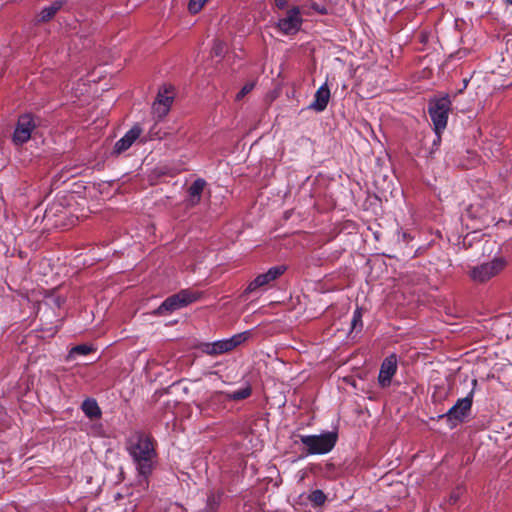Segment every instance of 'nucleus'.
Here are the masks:
<instances>
[{
  "instance_id": "1",
  "label": "nucleus",
  "mask_w": 512,
  "mask_h": 512,
  "mask_svg": "<svg viewBox=\"0 0 512 512\" xmlns=\"http://www.w3.org/2000/svg\"><path fill=\"white\" fill-rule=\"evenodd\" d=\"M126 449L138 474L147 479L156 463L157 453L154 439L146 433L136 432L128 438Z\"/></svg>"
},
{
  "instance_id": "2",
  "label": "nucleus",
  "mask_w": 512,
  "mask_h": 512,
  "mask_svg": "<svg viewBox=\"0 0 512 512\" xmlns=\"http://www.w3.org/2000/svg\"><path fill=\"white\" fill-rule=\"evenodd\" d=\"M472 385L473 388L467 396L458 399L446 413L438 416L439 420L443 419L446 421V424L450 429L456 428L470 415L474 398V388L477 385L476 379H473Z\"/></svg>"
},
{
  "instance_id": "3",
  "label": "nucleus",
  "mask_w": 512,
  "mask_h": 512,
  "mask_svg": "<svg viewBox=\"0 0 512 512\" xmlns=\"http://www.w3.org/2000/svg\"><path fill=\"white\" fill-rule=\"evenodd\" d=\"M338 434L327 431L319 435H301L300 441L306 447L307 455H322L329 453L336 445Z\"/></svg>"
},
{
  "instance_id": "4",
  "label": "nucleus",
  "mask_w": 512,
  "mask_h": 512,
  "mask_svg": "<svg viewBox=\"0 0 512 512\" xmlns=\"http://www.w3.org/2000/svg\"><path fill=\"white\" fill-rule=\"evenodd\" d=\"M250 337L249 331H244L233 335L230 338L222 339L214 342L201 343L199 350L209 356H218L232 351L240 344L244 343Z\"/></svg>"
},
{
  "instance_id": "5",
  "label": "nucleus",
  "mask_w": 512,
  "mask_h": 512,
  "mask_svg": "<svg viewBox=\"0 0 512 512\" xmlns=\"http://www.w3.org/2000/svg\"><path fill=\"white\" fill-rule=\"evenodd\" d=\"M200 297V293L193 292L189 289H183L178 293L166 298L162 304L154 310V315H165L183 308L195 301Z\"/></svg>"
},
{
  "instance_id": "6",
  "label": "nucleus",
  "mask_w": 512,
  "mask_h": 512,
  "mask_svg": "<svg viewBox=\"0 0 512 512\" xmlns=\"http://www.w3.org/2000/svg\"><path fill=\"white\" fill-rule=\"evenodd\" d=\"M451 101L448 97L431 100L429 103V114L434 130L440 139V133L446 128Z\"/></svg>"
},
{
  "instance_id": "7",
  "label": "nucleus",
  "mask_w": 512,
  "mask_h": 512,
  "mask_svg": "<svg viewBox=\"0 0 512 512\" xmlns=\"http://www.w3.org/2000/svg\"><path fill=\"white\" fill-rule=\"evenodd\" d=\"M506 266L503 257H495L490 262L473 266L469 272L471 279L478 283H484L498 275Z\"/></svg>"
},
{
  "instance_id": "8",
  "label": "nucleus",
  "mask_w": 512,
  "mask_h": 512,
  "mask_svg": "<svg viewBox=\"0 0 512 512\" xmlns=\"http://www.w3.org/2000/svg\"><path fill=\"white\" fill-rule=\"evenodd\" d=\"M36 128L33 116L23 114L18 118L17 125L13 133V142L16 145H22L29 141L32 131Z\"/></svg>"
},
{
  "instance_id": "9",
  "label": "nucleus",
  "mask_w": 512,
  "mask_h": 512,
  "mask_svg": "<svg viewBox=\"0 0 512 512\" xmlns=\"http://www.w3.org/2000/svg\"><path fill=\"white\" fill-rule=\"evenodd\" d=\"M302 24L301 12L298 7H292L286 15L278 20V29L286 35L296 34Z\"/></svg>"
},
{
  "instance_id": "10",
  "label": "nucleus",
  "mask_w": 512,
  "mask_h": 512,
  "mask_svg": "<svg viewBox=\"0 0 512 512\" xmlns=\"http://www.w3.org/2000/svg\"><path fill=\"white\" fill-rule=\"evenodd\" d=\"M174 100V89L172 86H165L159 90L156 100L153 103V113L157 118L165 117Z\"/></svg>"
},
{
  "instance_id": "11",
  "label": "nucleus",
  "mask_w": 512,
  "mask_h": 512,
  "mask_svg": "<svg viewBox=\"0 0 512 512\" xmlns=\"http://www.w3.org/2000/svg\"><path fill=\"white\" fill-rule=\"evenodd\" d=\"M285 270L286 267L283 265L271 267L267 272L259 274L253 281H251L245 289V293H252L257 289L268 285L279 278Z\"/></svg>"
},
{
  "instance_id": "12",
  "label": "nucleus",
  "mask_w": 512,
  "mask_h": 512,
  "mask_svg": "<svg viewBox=\"0 0 512 512\" xmlns=\"http://www.w3.org/2000/svg\"><path fill=\"white\" fill-rule=\"evenodd\" d=\"M398 369V360L395 354L387 356L381 366L378 375V383L380 387L386 388L391 385L393 376L396 374Z\"/></svg>"
},
{
  "instance_id": "13",
  "label": "nucleus",
  "mask_w": 512,
  "mask_h": 512,
  "mask_svg": "<svg viewBox=\"0 0 512 512\" xmlns=\"http://www.w3.org/2000/svg\"><path fill=\"white\" fill-rule=\"evenodd\" d=\"M142 129L140 126L135 125L125 135L119 139L113 148V154L120 155L121 153L128 150L132 144L140 137Z\"/></svg>"
},
{
  "instance_id": "14",
  "label": "nucleus",
  "mask_w": 512,
  "mask_h": 512,
  "mask_svg": "<svg viewBox=\"0 0 512 512\" xmlns=\"http://www.w3.org/2000/svg\"><path fill=\"white\" fill-rule=\"evenodd\" d=\"M330 99V89L327 83L321 85L314 95V101L311 103L310 108L316 112H322L326 109Z\"/></svg>"
},
{
  "instance_id": "15",
  "label": "nucleus",
  "mask_w": 512,
  "mask_h": 512,
  "mask_svg": "<svg viewBox=\"0 0 512 512\" xmlns=\"http://www.w3.org/2000/svg\"><path fill=\"white\" fill-rule=\"evenodd\" d=\"M252 394V388L251 385L246 383L243 387L239 388L238 390L231 391V392H216V395L224 397L226 400L229 401H241L248 397H250Z\"/></svg>"
},
{
  "instance_id": "16",
  "label": "nucleus",
  "mask_w": 512,
  "mask_h": 512,
  "mask_svg": "<svg viewBox=\"0 0 512 512\" xmlns=\"http://www.w3.org/2000/svg\"><path fill=\"white\" fill-rule=\"evenodd\" d=\"M206 181L204 179H196L189 187V201L192 205L198 204L201 194L205 188Z\"/></svg>"
},
{
  "instance_id": "17",
  "label": "nucleus",
  "mask_w": 512,
  "mask_h": 512,
  "mask_svg": "<svg viewBox=\"0 0 512 512\" xmlns=\"http://www.w3.org/2000/svg\"><path fill=\"white\" fill-rule=\"evenodd\" d=\"M83 413L90 419H96L101 416V409L97 401L93 398H88L83 401L81 405Z\"/></svg>"
},
{
  "instance_id": "18",
  "label": "nucleus",
  "mask_w": 512,
  "mask_h": 512,
  "mask_svg": "<svg viewBox=\"0 0 512 512\" xmlns=\"http://www.w3.org/2000/svg\"><path fill=\"white\" fill-rule=\"evenodd\" d=\"M62 5L61 0H56L49 6L44 7L39 13V20L42 22L49 21L61 9Z\"/></svg>"
},
{
  "instance_id": "19",
  "label": "nucleus",
  "mask_w": 512,
  "mask_h": 512,
  "mask_svg": "<svg viewBox=\"0 0 512 512\" xmlns=\"http://www.w3.org/2000/svg\"><path fill=\"white\" fill-rule=\"evenodd\" d=\"M220 496L211 493L207 497L206 506L198 512H216L219 507Z\"/></svg>"
},
{
  "instance_id": "20",
  "label": "nucleus",
  "mask_w": 512,
  "mask_h": 512,
  "mask_svg": "<svg viewBox=\"0 0 512 512\" xmlns=\"http://www.w3.org/2000/svg\"><path fill=\"white\" fill-rule=\"evenodd\" d=\"M92 351H94V348L87 344H81L73 347L69 352V358L74 357L75 355H88Z\"/></svg>"
},
{
  "instance_id": "21",
  "label": "nucleus",
  "mask_w": 512,
  "mask_h": 512,
  "mask_svg": "<svg viewBox=\"0 0 512 512\" xmlns=\"http://www.w3.org/2000/svg\"><path fill=\"white\" fill-rule=\"evenodd\" d=\"M308 498L312 503L318 506L323 505L326 501V495L319 489L312 491Z\"/></svg>"
},
{
  "instance_id": "22",
  "label": "nucleus",
  "mask_w": 512,
  "mask_h": 512,
  "mask_svg": "<svg viewBox=\"0 0 512 512\" xmlns=\"http://www.w3.org/2000/svg\"><path fill=\"white\" fill-rule=\"evenodd\" d=\"M208 0H189L188 10L192 14L198 13Z\"/></svg>"
},
{
  "instance_id": "23",
  "label": "nucleus",
  "mask_w": 512,
  "mask_h": 512,
  "mask_svg": "<svg viewBox=\"0 0 512 512\" xmlns=\"http://www.w3.org/2000/svg\"><path fill=\"white\" fill-rule=\"evenodd\" d=\"M226 50V44L220 40H215L214 41V44H213V47H212V54L214 56H217V57H220L224 54Z\"/></svg>"
},
{
  "instance_id": "24",
  "label": "nucleus",
  "mask_w": 512,
  "mask_h": 512,
  "mask_svg": "<svg viewBox=\"0 0 512 512\" xmlns=\"http://www.w3.org/2000/svg\"><path fill=\"white\" fill-rule=\"evenodd\" d=\"M351 326L352 329H356L357 327H359L360 329L362 328V312L359 308H357L353 313Z\"/></svg>"
},
{
  "instance_id": "25",
  "label": "nucleus",
  "mask_w": 512,
  "mask_h": 512,
  "mask_svg": "<svg viewBox=\"0 0 512 512\" xmlns=\"http://www.w3.org/2000/svg\"><path fill=\"white\" fill-rule=\"evenodd\" d=\"M254 87L253 83L245 84L242 89L237 93L236 100H241L246 94H248Z\"/></svg>"
},
{
  "instance_id": "26",
  "label": "nucleus",
  "mask_w": 512,
  "mask_h": 512,
  "mask_svg": "<svg viewBox=\"0 0 512 512\" xmlns=\"http://www.w3.org/2000/svg\"><path fill=\"white\" fill-rule=\"evenodd\" d=\"M461 493H462L461 489H457L456 491L452 492L449 497V503L455 504L458 501V499L460 498Z\"/></svg>"
},
{
  "instance_id": "27",
  "label": "nucleus",
  "mask_w": 512,
  "mask_h": 512,
  "mask_svg": "<svg viewBox=\"0 0 512 512\" xmlns=\"http://www.w3.org/2000/svg\"><path fill=\"white\" fill-rule=\"evenodd\" d=\"M275 4L278 8L283 9L286 6L285 0H275Z\"/></svg>"
},
{
  "instance_id": "28",
  "label": "nucleus",
  "mask_w": 512,
  "mask_h": 512,
  "mask_svg": "<svg viewBox=\"0 0 512 512\" xmlns=\"http://www.w3.org/2000/svg\"><path fill=\"white\" fill-rule=\"evenodd\" d=\"M507 1L512 4V0H507Z\"/></svg>"
}]
</instances>
